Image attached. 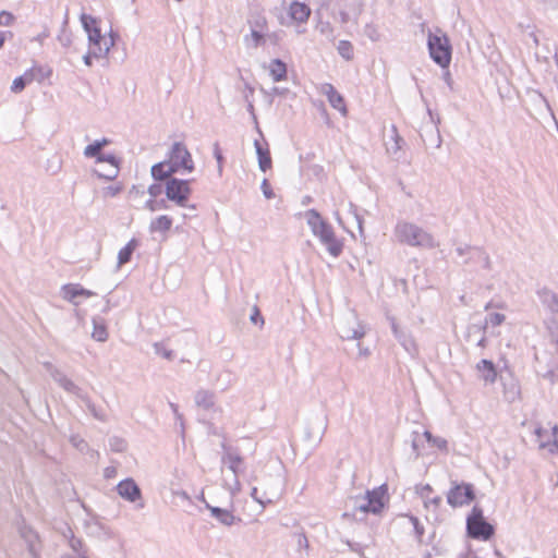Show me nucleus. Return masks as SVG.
<instances>
[{"label":"nucleus","mask_w":558,"mask_h":558,"mask_svg":"<svg viewBox=\"0 0 558 558\" xmlns=\"http://www.w3.org/2000/svg\"><path fill=\"white\" fill-rule=\"evenodd\" d=\"M304 216L313 234L326 246L328 253L333 257L340 256L343 243L336 236L332 226L316 209L306 210Z\"/></svg>","instance_id":"obj_1"},{"label":"nucleus","mask_w":558,"mask_h":558,"mask_svg":"<svg viewBox=\"0 0 558 558\" xmlns=\"http://www.w3.org/2000/svg\"><path fill=\"white\" fill-rule=\"evenodd\" d=\"M397 241L413 247L434 248L436 242L434 236L420 226L399 220L393 230Z\"/></svg>","instance_id":"obj_2"},{"label":"nucleus","mask_w":558,"mask_h":558,"mask_svg":"<svg viewBox=\"0 0 558 558\" xmlns=\"http://www.w3.org/2000/svg\"><path fill=\"white\" fill-rule=\"evenodd\" d=\"M466 533L473 539L488 541L495 534L494 526L484 518L483 509L474 505L466 518Z\"/></svg>","instance_id":"obj_3"},{"label":"nucleus","mask_w":558,"mask_h":558,"mask_svg":"<svg viewBox=\"0 0 558 558\" xmlns=\"http://www.w3.org/2000/svg\"><path fill=\"white\" fill-rule=\"evenodd\" d=\"M427 47L433 61L442 69H447L450 64L452 53L448 37L445 34L437 35L429 32Z\"/></svg>","instance_id":"obj_4"},{"label":"nucleus","mask_w":558,"mask_h":558,"mask_svg":"<svg viewBox=\"0 0 558 558\" xmlns=\"http://www.w3.org/2000/svg\"><path fill=\"white\" fill-rule=\"evenodd\" d=\"M550 347L554 349L557 357L549 355L546 351H536L535 369L539 376L549 379L551 383H554L557 378L556 371L558 365V336L551 338Z\"/></svg>","instance_id":"obj_5"},{"label":"nucleus","mask_w":558,"mask_h":558,"mask_svg":"<svg viewBox=\"0 0 558 558\" xmlns=\"http://www.w3.org/2000/svg\"><path fill=\"white\" fill-rule=\"evenodd\" d=\"M447 502L452 508H459L470 505L475 499L474 485L471 483L457 481L451 482V487L447 492Z\"/></svg>","instance_id":"obj_6"},{"label":"nucleus","mask_w":558,"mask_h":558,"mask_svg":"<svg viewBox=\"0 0 558 558\" xmlns=\"http://www.w3.org/2000/svg\"><path fill=\"white\" fill-rule=\"evenodd\" d=\"M221 448L225 451L222 456V463L227 464L229 470L234 475L232 483H226V485L230 490L231 495L234 496L236 493L241 490V484L239 482L238 475L239 472L241 471L240 466L243 464V459L239 454L238 450L227 446L226 442L221 444Z\"/></svg>","instance_id":"obj_7"},{"label":"nucleus","mask_w":558,"mask_h":558,"mask_svg":"<svg viewBox=\"0 0 558 558\" xmlns=\"http://www.w3.org/2000/svg\"><path fill=\"white\" fill-rule=\"evenodd\" d=\"M165 193L168 201L174 202L178 206L184 207L186 206L192 193L190 181L170 178L166 182Z\"/></svg>","instance_id":"obj_8"},{"label":"nucleus","mask_w":558,"mask_h":558,"mask_svg":"<svg viewBox=\"0 0 558 558\" xmlns=\"http://www.w3.org/2000/svg\"><path fill=\"white\" fill-rule=\"evenodd\" d=\"M166 162H169L171 168L175 169V172H179L181 169L192 172L194 170V162L190 151L186 146L181 142H175L171 146V149L168 154V159Z\"/></svg>","instance_id":"obj_9"},{"label":"nucleus","mask_w":558,"mask_h":558,"mask_svg":"<svg viewBox=\"0 0 558 558\" xmlns=\"http://www.w3.org/2000/svg\"><path fill=\"white\" fill-rule=\"evenodd\" d=\"M456 253L464 257L463 265L477 264V259H484V269H492V260L483 247L459 243L456 247Z\"/></svg>","instance_id":"obj_10"},{"label":"nucleus","mask_w":558,"mask_h":558,"mask_svg":"<svg viewBox=\"0 0 558 558\" xmlns=\"http://www.w3.org/2000/svg\"><path fill=\"white\" fill-rule=\"evenodd\" d=\"M87 35L89 46L93 48V54L96 59L106 57L110 51V48L114 45L113 35L110 34V38L107 39L101 35L99 27L93 28Z\"/></svg>","instance_id":"obj_11"},{"label":"nucleus","mask_w":558,"mask_h":558,"mask_svg":"<svg viewBox=\"0 0 558 558\" xmlns=\"http://www.w3.org/2000/svg\"><path fill=\"white\" fill-rule=\"evenodd\" d=\"M328 427V416L326 414H317L310 418L305 430L306 439L319 444Z\"/></svg>","instance_id":"obj_12"},{"label":"nucleus","mask_w":558,"mask_h":558,"mask_svg":"<svg viewBox=\"0 0 558 558\" xmlns=\"http://www.w3.org/2000/svg\"><path fill=\"white\" fill-rule=\"evenodd\" d=\"M539 449H547L550 453L558 451V426L551 428V433L537 426L534 430Z\"/></svg>","instance_id":"obj_13"},{"label":"nucleus","mask_w":558,"mask_h":558,"mask_svg":"<svg viewBox=\"0 0 558 558\" xmlns=\"http://www.w3.org/2000/svg\"><path fill=\"white\" fill-rule=\"evenodd\" d=\"M117 492L123 499L135 502L141 499L142 492L133 478H125L117 485Z\"/></svg>","instance_id":"obj_14"},{"label":"nucleus","mask_w":558,"mask_h":558,"mask_svg":"<svg viewBox=\"0 0 558 558\" xmlns=\"http://www.w3.org/2000/svg\"><path fill=\"white\" fill-rule=\"evenodd\" d=\"M62 298L73 305L77 306L80 303L76 301L77 296L90 298L95 293L90 290L83 288L78 283H66L61 288Z\"/></svg>","instance_id":"obj_15"},{"label":"nucleus","mask_w":558,"mask_h":558,"mask_svg":"<svg viewBox=\"0 0 558 558\" xmlns=\"http://www.w3.org/2000/svg\"><path fill=\"white\" fill-rule=\"evenodd\" d=\"M387 493V485L383 484L379 487H376L372 490H367L365 494V498L371 501L368 506H371V513L379 514L385 507L384 496Z\"/></svg>","instance_id":"obj_16"},{"label":"nucleus","mask_w":558,"mask_h":558,"mask_svg":"<svg viewBox=\"0 0 558 558\" xmlns=\"http://www.w3.org/2000/svg\"><path fill=\"white\" fill-rule=\"evenodd\" d=\"M97 162H108L109 163L108 172H101L98 169L94 170V173L99 179H105V180H108V181H112V180H114L118 177V173H119V161H118V159H117V157L114 155H104L102 154L101 156L98 157Z\"/></svg>","instance_id":"obj_17"},{"label":"nucleus","mask_w":558,"mask_h":558,"mask_svg":"<svg viewBox=\"0 0 558 558\" xmlns=\"http://www.w3.org/2000/svg\"><path fill=\"white\" fill-rule=\"evenodd\" d=\"M538 298L542 305L558 319V293L544 288L538 291Z\"/></svg>","instance_id":"obj_18"},{"label":"nucleus","mask_w":558,"mask_h":558,"mask_svg":"<svg viewBox=\"0 0 558 558\" xmlns=\"http://www.w3.org/2000/svg\"><path fill=\"white\" fill-rule=\"evenodd\" d=\"M202 500L205 502L206 508L210 511L211 517H214L216 520H218L222 525L225 526H231L236 521V518L232 513V511L228 509H223L220 507H214L210 506L204 497H202ZM241 519H238L240 521Z\"/></svg>","instance_id":"obj_19"},{"label":"nucleus","mask_w":558,"mask_h":558,"mask_svg":"<svg viewBox=\"0 0 558 558\" xmlns=\"http://www.w3.org/2000/svg\"><path fill=\"white\" fill-rule=\"evenodd\" d=\"M390 132V140L385 143L386 150L391 157L398 160L401 157V149L404 141L399 135L397 126L395 124L391 125Z\"/></svg>","instance_id":"obj_20"},{"label":"nucleus","mask_w":558,"mask_h":558,"mask_svg":"<svg viewBox=\"0 0 558 558\" xmlns=\"http://www.w3.org/2000/svg\"><path fill=\"white\" fill-rule=\"evenodd\" d=\"M391 322V329L395 335V337L398 339L400 344L404 348V350L410 353L411 355H414L416 353V345L414 340L410 335L404 332L403 330L399 329L395 318H390Z\"/></svg>","instance_id":"obj_21"},{"label":"nucleus","mask_w":558,"mask_h":558,"mask_svg":"<svg viewBox=\"0 0 558 558\" xmlns=\"http://www.w3.org/2000/svg\"><path fill=\"white\" fill-rule=\"evenodd\" d=\"M312 10L304 2L293 1L289 8L290 17L299 23H306L311 16Z\"/></svg>","instance_id":"obj_22"},{"label":"nucleus","mask_w":558,"mask_h":558,"mask_svg":"<svg viewBox=\"0 0 558 558\" xmlns=\"http://www.w3.org/2000/svg\"><path fill=\"white\" fill-rule=\"evenodd\" d=\"M323 94L327 97L332 108L341 111L343 114L347 113L343 97L336 90L333 85L324 84L322 88Z\"/></svg>","instance_id":"obj_23"},{"label":"nucleus","mask_w":558,"mask_h":558,"mask_svg":"<svg viewBox=\"0 0 558 558\" xmlns=\"http://www.w3.org/2000/svg\"><path fill=\"white\" fill-rule=\"evenodd\" d=\"M476 369L480 373V378L486 384H494L497 379V369L490 360L483 359L477 365Z\"/></svg>","instance_id":"obj_24"},{"label":"nucleus","mask_w":558,"mask_h":558,"mask_svg":"<svg viewBox=\"0 0 558 558\" xmlns=\"http://www.w3.org/2000/svg\"><path fill=\"white\" fill-rule=\"evenodd\" d=\"M20 535L26 543L29 555L40 551L39 536L34 530L27 526H23L20 530Z\"/></svg>","instance_id":"obj_25"},{"label":"nucleus","mask_w":558,"mask_h":558,"mask_svg":"<svg viewBox=\"0 0 558 558\" xmlns=\"http://www.w3.org/2000/svg\"><path fill=\"white\" fill-rule=\"evenodd\" d=\"M194 401L198 408L210 410L215 407L216 395L210 390L199 389L195 392Z\"/></svg>","instance_id":"obj_26"},{"label":"nucleus","mask_w":558,"mask_h":558,"mask_svg":"<svg viewBox=\"0 0 558 558\" xmlns=\"http://www.w3.org/2000/svg\"><path fill=\"white\" fill-rule=\"evenodd\" d=\"M150 173L156 181H168L170 178H172L171 175L177 172L174 168H171L169 162H166V160H163L158 163H155L150 169Z\"/></svg>","instance_id":"obj_27"},{"label":"nucleus","mask_w":558,"mask_h":558,"mask_svg":"<svg viewBox=\"0 0 558 558\" xmlns=\"http://www.w3.org/2000/svg\"><path fill=\"white\" fill-rule=\"evenodd\" d=\"M254 146L258 158V167L263 172H266L272 165L270 151L267 147L264 148L257 140H255Z\"/></svg>","instance_id":"obj_28"},{"label":"nucleus","mask_w":558,"mask_h":558,"mask_svg":"<svg viewBox=\"0 0 558 558\" xmlns=\"http://www.w3.org/2000/svg\"><path fill=\"white\" fill-rule=\"evenodd\" d=\"M337 331L339 337L343 340L361 339L365 335L364 329L360 325L357 328H351L344 323L338 324Z\"/></svg>","instance_id":"obj_29"},{"label":"nucleus","mask_w":558,"mask_h":558,"mask_svg":"<svg viewBox=\"0 0 558 558\" xmlns=\"http://www.w3.org/2000/svg\"><path fill=\"white\" fill-rule=\"evenodd\" d=\"M93 339L98 342H105L108 339V330L105 319L100 316L93 317Z\"/></svg>","instance_id":"obj_30"},{"label":"nucleus","mask_w":558,"mask_h":558,"mask_svg":"<svg viewBox=\"0 0 558 558\" xmlns=\"http://www.w3.org/2000/svg\"><path fill=\"white\" fill-rule=\"evenodd\" d=\"M500 381L504 386V395L508 401H514L520 393L518 383L510 376L509 380L504 375H500Z\"/></svg>","instance_id":"obj_31"},{"label":"nucleus","mask_w":558,"mask_h":558,"mask_svg":"<svg viewBox=\"0 0 558 558\" xmlns=\"http://www.w3.org/2000/svg\"><path fill=\"white\" fill-rule=\"evenodd\" d=\"M172 227V219L167 215H161L150 221L149 231L150 233L169 231Z\"/></svg>","instance_id":"obj_32"},{"label":"nucleus","mask_w":558,"mask_h":558,"mask_svg":"<svg viewBox=\"0 0 558 558\" xmlns=\"http://www.w3.org/2000/svg\"><path fill=\"white\" fill-rule=\"evenodd\" d=\"M485 330H486V325H483V324L470 325L468 327V332H466L468 341H472L473 337L480 336V338L476 340V345L484 348L485 343H486Z\"/></svg>","instance_id":"obj_33"},{"label":"nucleus","mask_w":558,"mask_h":558,"mask_svg":"<svg viewBox=\"0 0 558 558\" xmlns=\"http://www.w3.org/2000/svg\"><path fill=\"white\" fill-rule=\"evenodd\" d=\"M269 72L275 82H280L287 78V65L280 59L271 60Z\"/></svg>","instance_id":"obj_34"},{"label":"nucleus","mask_w":558,"mask_h":558,"mask_svg":"<svg viewBox=\"0 0 558 558\" xmlns=\"http://www.w3.org/2000/svg\"><path fill=\"white\" fill-rule=\"evenodd\" d=\"M110 141L106 137L95 141L93 144H89L84 149V156L87 158H96V161L98 160V157L101 156V149L109 145Z\"/></svg>","instance_id":"obj_35"},{"label":"nucleus","mask_w":558,"mask_h":558,"mask_svg":"<svg viewBox=\"0 0 558 558\" xmlns=\"http://www.w3.org/2000/svg\"><path fill=\"white\" fill-rule=\"evenodd\" d=\"M138 246V241L136 239H132L128 242V244L122 247L118 253V266H122L131 260V257Z\"/></svg>","instance_id":"obj_36"},{"label":"nucleus","mask_w":558,"mask_h":558,"mask_svg":"<svg viewBox=\"0 0 558 558\" xmlns=\"http://www.w3.org/2000/svg\"><path fill=\"white\" fill-rule=\"evenodd\" d=\"M47 372L51 376V378L61 387L63 388L64 385L68 384L70 378L59 368L54 367L51 363H45L44 364Z\"/></svg>","instance_id":"obj_37"},{"label":"nucleus","mask_w":558,"mask_h":558,"mask_svg":"<svg viewBox=\"0 0 558 558\" xmlns=\"http://www.w3.org/2000/svg\"><path fill=\"white\" fill-rule=\"evenodd\" d=\"M427 112L429 114V118H430V121H432V124H433V128L430 129V133H432V138L430 142H434L436 147L439 148L440 145H441V135H440V132H439V129H438V124L440 123V118L439 116H434L433 111L430 109H427Z\"/></svg>","instance_id":"obj_38"},{"label":"nucleus","mask_w":558,"mask_h":558,"mask_svg":"<svg viewBox=\"0 0 558 558\" xmlns=\"http://www.w3.org/2000/svg\"><path fill=\"white\" fill-rule=\"evenodd\" d=\"M315 15L317 17V24H316V29L327 36V37H332L333 35V28L331 26V24L328 22V21H323V14H322V9H318L316 12H315Z\"/></svg>","instance_id":"obj_39"},{"label":"nucleus","mask_w":558,"mask_h":558,"mask_svg":"<svg viewBox=\"0 0 558 558\" xmlns=\"http://www.w3.org/2000/svg\"><path fill=\"white\" fill-rule=\"evenodd\" d=\"M352 500H353V512H352L353 517H356L357 512L371 513V506H368V504H371V501L367 500L365 498V496H357V497L353 498Z\"/></svg>","instance_id":"obj_40"},{"label":"nucleus","mask_w":558,"mask_h":558,"mask_svg":"<svg viewBox=\"0 0 558 558\" xmlns=\"http://www.w3.org/2000/svg\"><path fill=\"white\" fill-rule=\"evenodd\" d=\"M337 50L338 53L347 61L352 60L354 57V48L349 40H340L337 46Z\"/></svg>","instance_id":"obj_41"},{"label":"nucleus","mask_w":558,"mask_h":558,"mask_svg":"<svg viewBox=\"0 0 558 558\" xmlns=\"http://www.w3.org/2000/svg\"><path fill=\"white\" fill-rule=\"evenodd\" d=\"M64 391H66L68 393H71L75 397H77L78 399L81 400H85L86 399V393L83 391L82 388H80L73 380H69L66 385L63 386L62 388Z\"/></svg>","instance_id":"obj_42"},{"label":"nucleus","mask_w":558,"mask_h":558,"mask_svg":"<svg viewBox=\"0 0 558 558\" xmlns=\"http://www.w3.org/2000/svg\"><path fill=\"white\" fill-rule=\"evenodd\" d=\"M363 34L374 43L380 39V33L378 31V27L373 23H368L365 25Z\"/></svg>","instance_id":"obj_43"},{"label":"nucleus","mask_w":558,"mask_h":558,"mask_svg":"<svg viewBox=\"0 0 558 558\" xmlns=\"http://www.w3.org/2000/svg\"><path fill=\"white\" fill-rule=\"evenodd\" d=\"M71 445L76 448L80 452L85 453L88 451V444L78 435H72L70 437Z\"/></svg>","instance_id":"obj_44"},{"label":"nucleus","mask_w":558,"mask_h":558,"mask_svg":"<svg viewBox=\"0 0 558 558\" xmlns=\"http://www.w3.org/2000/svg\"><path fill=\"white\" fill-rule=\"evenodd\" d=\"M81 22H82V25H83V28L84 31L88 34L89 31H92L93 28H96L98 27L97 26V20L95 17H93L92 15H88V14H82L81 15Z\"/></svg>","instance_id":"obj_45"},{"label":"nucleus","mask_w":558,"mask_h":558,"mask_svg":"<svg viewBox=\"0 0 558 558\" xmlns=\"http://www.w3.org/2000/svg\"><path fill=\"white\" fill-rule=\"evenodd\" d=\"M145 207L147 209H149L150 211H156V210H160V209H167L168 204H167L166 199L157 201V199L150 198L146 202Z\"/></svg>","instance_id":"obj_46"},{"label":"nucleus","mask_w":558,"mask_h":558,"mask_svg":"<svg viewBox=\"0 0 558 558\" xmlns=\"http://www.w3.org/2000/svg\"><path fill=\"white\" fill-rule=\"evenodd\" d=\"M109 445L111 450L116 452H122L126 449L125 440L120 437H111L109 439Z\"/></svg>","instance_id":"obj_47"},{"label":"nucleus","mask_w":558,"mask_h":558,"mask_svg":"<svg viewBox=\"0 0 558 558\" xmlns=\"http://www.w3.org/2000/svg\"><path fill=\"white\" fill-rule=\"evenodd\" d=\"M83 401L85 402L88 411L92 413V415L95 418L102 421V422L106 421V415L102 412L97 410L96 405L90 401V399L87 396H86V399Z\"/></svg>","instance_id":"obj_48"},{"label":"nucleus","mask_w":558,"mask_h":558,"mask_svg":"<svg viewBox=\"0 0 558 558\" xmlns=\"http://www.w3.org/2000/svg\"><path fill=\"white\" fill-rule=\"evenodd\" d=\"M505 319L506 316L504 314L492 313L486 317L485 323L483 325L487 326L488 324H490L492 326H499L505 322Z\"/></svg>","instance_id":"obj_49"},{"label":"nucleus","mask_w":558,"mask_h":558,"mask_svg":"<svg viewBox=\"0 0 558 558\" xmlns=\"http://www.w3.org/2000/svg\"><path fill=\"white\" fill-rule=\"evenodd\" d=\"M69 532V546L75 551L78 553L82 547V541L74 536V533L71 527H68Z\"/></svg>","instance_id":"obj_50"},{"label":"nucleus","mask_w":558,"mask_h":558,"mask_svg":"<svg viewBox=\"0 0 558 558\" xmlns=\"http://www.w3.org/2000/svg\"><path fill=\"white\" fill-rule=\"evenodd\" d=\"M250 37L253 40V47L254 48L258 47L264 41V35L260 32L256 31V29H252L251 35L250 36H245L244 39H245L246 43H248Z\"/></svg>","instance_id":"obj_51"},{"label":"nucleus","mask_w":558,"mask_h":558,"mask_svg":"<svg viewBox=\"0 0 558 558\" xmlns=\"http://www.w3.org/2000/svg\"><path fill=\"white\" fill-rule=\"evenodd\" d=\"M154 348L156 354L161 355L167 360H171L173 357V352L171 350L166 349L161 343H155Z\"/></svg>","instance_id":"obj_52"},{"label":"nucleus","mask_w":558,"mask_h":558,"mask_svg":"<svg viewBox=\"0 0 558 558\" xmlns=\"http://www.w3.org/2000/svg\"><path fill=\"white\" fill-rule=\"evenodd\" d=\"M296 545L299 549H308L310 543L304 532L296 533Z\"/></svg>","instance_id":"obj_53"},{"label":"nucleus","mask_w":558,"mask_h":558,"mask_svg":"<svg viewBox=\"0 0 558 558\" xmlns=\"http://www.w3.org/2000/svg\"><path fill=\"white\" fill-rule=\"evenodd\" d=\"M441 502H442V499H441L440 496H436V497H433V498L427 497L424 500V506L427 509L433 507L436 510V509H438L440 507Z\"/></svg>","instance_id":"obj_54"},{"label":"nucleus","mask_w":558,"mask_h":558,"mask_svg":"<svg viewBox=\"0 0 558 558\" xmlns=\"http://www.w3.org/2000/svg\"><path fill=\"white\" fill-rule=\"evenodd\" d=\"M535 101L543 105L545 107V109L550 113L553 119L556 120L547 99L542 94L535 93ZM555 123H556V125H558L557 121H555Z\"/></svg>","instance_id":"obj_55"},{"label":"nucleus","mask_w":558,"mask_h":558,"mask_svg":"<svg viewBox=\"0 0 558 558\" xmlns=\"http://www.w3.org/2000/svg\"><path fill=\"white\" fill-rule=\"evenodd\" d=\"M23 80L24 78H22L21 76L14 78L11 85V92L15 94L21 93L26 87V84Z\"/></svg>","instance_id":"obj_56"},{"label":"nucleus","mask_w":558,"mask_h":558,"mask_svg":"<svg viewBox=\"0 0 558 558\" xmlns=\"http://www.w3.org/2000/svg\"><path fill=\"white\" fill-rule=\"evenodd\" d=\"M214 156L218 162V171L219 173L222 172V161H223V156H222V153H221V149L219 147V144L218 143H215L214 144Z\"/></svg>","instance_id":"obj_57"},{"label":"nucleus","mask_w":558,"mask_h":558,"mask_svg":"<svg viewBox=\"0 0 558 558\" xmlns=\"http://www.w3.org/2000/svg\"><path fill=\"white\" fill-rule=\"evenodd\" d=\"M163 191L165 187L160 183H154L148 187V193L151 196V198L158 197Z\"/></svg>","instance_id":"obj_58"},{"label":"nucleus","mask_w":558,"mask_h":558,"mask_svg":"<svg viewBox=\"0 0 558 558\" xmlns=\"http://www.w3.org/2000/svg\"><path fill=\"white\" fill-rule=\"evenodd\" d=\"M14 21V16L12 13L8 11H1L0 12V25L2 26H9Z\"/></svg>","instance_id":"obj_59"},{"label":"nucleus","mask_w":558,"mask_h":558,"mask_svg":"<svg viewBox=\"0 0 558 558\" xmlns=\"http://www.w3.org/2000/svg\"><path fill=\"white\" fill-rule=\"evenodd\" d=\"M260 187H262L264 196L267 199H271L275 196L274 191L271 190L267 179L263 180Z\"/></svg>","instance_id":"obj_60"},{"label":"nucleus","mask_w":558,"mask_h":558,"mask_svg":"<svg viewBox=\"0 0 558 558\" xmlns=\"http://www.w3.org/2000/svg\"><path fill=\"white\" fill-rule=\"evenodd\" d=\"M121 190L122 189L119 185H110L104 190V194H105V196L113 197V196L118 195L121 192Z\"/></svg>","instance_id":"obj_61"},{"label":"nucleus","mask_w":558,"mask_h":558,"mask_svg":"<svg viewBox=\"0 0 558 558\" xmlns=\"http://www.w3.org/2000/svg\"><path fill=\"white\" fill-rule=\"evenodd\" d=\"M433 492V488L429 484H425L417 488L418 495L425 500L427 497H429V494Z\"/></svg>","instance_id":"obj_62"},{"label":"nucleus","mask_w":558,"mask_h":558,"mask_svg":"<svg viewBox=\"0 0 558 558\" xmlns=\"http://www.w3.org/2000/svg\"><path fill=\"white\" fill-rule=\"evenodd\" d=\"M432 445L440 450L447 449V440L441 437H434Z\"/></svg>","instance_id":"obj_63"},{"label":"nucleus","mask_w":558,"mask_h":558,"mask_svg":"<svg viewBox=\"0 0 558 558\" xmlns=\"http://www.w3.org/2000/svg\"><path fill=\"white\" fill-rule=\"evenodd\" d=\"M250 319H251V322H252L253 324H257L258 322H260L262 324H264V319H263V317H262V315H260L259 310L257 308V306H254V308H253V313H252V315H251Z\"/></svg>","instance_id":"obj_64"}]
</instances>
